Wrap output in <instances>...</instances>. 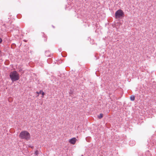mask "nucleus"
<instances>
[{
	"label": "nucleus",
	"mask_w": 156,
	"mask_h": 156,
	"mask_svg": "<svg viewBox=\"0 0 156 156\" xmlns=\"http://www.w3.org/2000/svg\"><path fill=\"white\" fill-rule=\"evenodd\" d=\"M9 77L12 82L18 80L20 79L19 74L16 71L11 72L9 74Z\"/></svg>",
	"instance_id": "nucleus-1"
},
{
	"label": "nucleus",
	"mask_w": 156,
	"mask_h": 156,
	"mask_svg": "<svg viewBox=\"0 0 156 156\" xmlns=\"http://www.w3.org/2000/svg\"><path fill=\"white\" fill-rule=\"evenodd\" d=\"M19 137L21 139L28 140L30 138V134L26 131H22L19 134Z\"/></svg>",
	"instance_id": "nucleus-2"
},
{
	"label": "nucleus",
	"mask_w": 156,
	"mask_h": 156,
	"mask_svg": "<svg viewBox=\"0 0 156 156\" xmlns=\"http://www.w3.org/2000/svg\"><path fill=\"white\" fill-rule=\"evenodd\" d=\"M123 12L121 10H118L115 13V17L116 18H119L123 16Z\"/></svg>",
	"instance_id": "nucleus-3"
},
{
	"label": "nucleus",
	"mask_w": 156,
	"mask_h": 156,
	"mask_svg": "<svg viewBox=\"0 0 156 156\" xmlns=\"http://www.w3.org/2000/svg\"><path fill=\"white\" fill-rule=\"evenodd\" d=\"M77 140L76 138L74 137L69 140V142L71 144H74L76 142Z\"/></svg>",
	"instance_id": "nucleus-4"
},
{
	"label": "nucleus",
	"mask_w": 156,
	"mask_h": 156,
	"mask_svg": "<svg viewBox=\"0 0 156 156\" xmlns=\"http://www.w3.org/2000/svg\"><path fill=\"white\" fill-rule=\"evenodd\" d=\"M45 55L46 56L48 57H50L52 58V55L49 51H47L45 52Z\"/></svg>",
	"instance_id": "nucleus-5"
},
{
	"label": "nucleus",
	"mask_w": 156,
	"mask_h": 156,
	"mask_svg": "<svg viewBox=\"0 0 156 156\" xmlns=\"http://www.w3.org/2000/svg\"><path fill=\"white\" fill-rule=\"evenodd\" d=\"M36 93L38 94H42L43 96L44 94V93L43 92L42 90H41L39 92L37 91L36 92ZM42 97H43V96Z\"/></svg>",
	"instance_id": "nucleus-6"
},
{
	"label": "nucleus",
	"mask_w": 156,
	"mask_h": 156,
	"mask_svg": "<svg viewBox=\"0 0 156 156\" xmlns=\"http://www.w3.org/2000/svg\"><path fill=\"white\" fill-rule=\"evenodd\" d=\"M130 99L131 101H133L135 100V97L133 95H132L131 96L130 98Z\"/></svg>",
	"instance_id": "nucleus-7"
},
{
	"label": "nucleus",
	"mask_w": 156,
	"mask_h": 156,
	"mask_svg": "<svg viewBox=\"0 0 156 156\" xmlns=\"http://www.w3.org/2000/svg\"><path fill=\"white\" fill-rule=\"evenodd\" d=\"M103 117V114L101 113L98 116V118L99 119H101Z\"/></svg>",
	"instance_id": "nucleus-8"
},
{
	"label": "nucleus",
	"mask_w": 156,
	"mask_h": 156,
	"mask_svg": "<svg viewBox=\"0 0 156 156\" xmlns=\"http://www.w3.org/2000/svg\"><path fill=\"white\" fill-rule=\"evenodd\" d=\"M35 155H37L39 154V152L38 151H36L35 152Z\"/></svg>",
	"instance_id": "nucleus-9"
},
{
	"label": "nucleus",
	"mask_w": 156,
	"mask_h": 156,
	"mask_svg": "<svg viewBox=\"0 0 156 156\" xmlns=\"http://www.w3.org/2000/svg\"><path fill=\"white\" fill-rule=\"evenodd\" d=\"M43 34H43V35L44 37H45V39H44V41H47V38H46V36L45 35V34H44V33H43Z\"/></svg>",
	"instance_id": "nucleus-10"
},
{
	"label": "nucleus",
	"mask_w": 156,
	"mask_h": 156,
	"mask_svg": "<svg viewBox=\"0 0 156 156\" xmlns=\"http://www.w3.org/2000/svg\"><path fill=\"white\" fill-rule=\"evenodd\" d=\"M2 42V38H0V43H1Z\"/></svg>",
	"instance_id": "nucleus-11"
},
{
	"label": "nucleus",
	"mask_w": 156,
	"mask_h": 156,
	"mask_svg": "<svg viewBox=\"0 0 156 156\" xmlns=\"http://www.w3.org/2000/svg\"><path fill=\"white\" fill-rule=\"evenodd\" d=\"M149 151H147V152H146V154H149Z\"/></svg>",
	"instance_id": "nucleus-12"
},
{
	"label": "nucleus",
	"mask_w": 156,
	"mask_h": 156,
	"mask_svg": "<svg viewBox=\"0 0 156 156\" xmlns=\"http://www.w3.org/2000/svg\"><path fill=\"white\" fill-rule=\"evenodd\" d=\"M52 27H53V28H55V27L54 26H53V25H52Z\"/></svg>",
	"instance_id": "nucleus-13"
},
{
	"label": "nucleus",
	"mask_w": 156,
	"mask_h": 156,
	"mask_svg": "<svg viewBox=\"0 0 156 156\" xmlns=\"http://www.w3.org/2000/svg\"><path fill=\"white\" fill-rule=\"evenodd\" d=\"M49 59H48L47 60V62H48L49 61Z\"/></svg>",
	"instance_id": "nucleus-14"
},
{
	"label": "nucleus",
	"mask_w": 156,
	"mask_h": 156,
	"mask_svg": "<svg viewBox=\"0 0 156 156\" xmlns=\"http://www.w3.org/2000/svg\"><path fill=\"white\" fill-rule=\"evenodd\" d=\"M30 147L32 148L33 147V146L32 147Z\"/></svg>",
	"instance_id": "nucleus-15"
}]
</instances>
